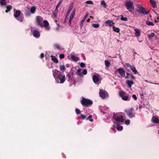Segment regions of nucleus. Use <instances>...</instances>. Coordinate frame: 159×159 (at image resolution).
Wrapping results in <instances>:
<instances>
[{
	"instance_id": "11",
	"label": "nucleus",
	"mask_w": 159,
	"mask_h": 159,
	"mask_svg": "<svg viewBox=\"0 0 159 159\" xmlns=\"http://www.w3.org/2000/svg\"><path fill=\"white\" fill-rule=\"evenodd\" d=\"M20 15H21V11L20 10H18L15 12L14 16L15 18H17Z\"/></svg>"
},
{
	"instance_id": "54",
	"label": "nucleus",
	"mask_w": 159,
	"mask_h": 159,
	"mask_svg": "<svg viewBox=\"0 0 159 159\" xmlns=\"http://www.w3.org/2000/svg\"><path fill=\"white\" fill-rule=\"evenodd\" d=\"M81 116L82 119H84L86 118V116L84 115L81 114Z\"/></svg>"
},
{
	"instance_id": "26",
	"label": "nucleus",
	"mask_w": 159,
	"mask_h": 159,
	"mask_svg": "<svg viewBox=\"0 0 159 159\" xmlns=\"http://www.w3.org/2000/svg\"><path fill=\"white\" fill-rule=\"evenodd\" d=\"M126 75H127V76H125L126 78H127V79L129 78V76L131 75V77L132 79L134 80L135 79V77L133 75H132L131 74H130L129 73H127Z\"/></svg>"
},
{
	"instance_id": "35",
	"label": "nucleus",
	"mask_w": 159,
	"mask_h": 159,
	"mask_svg": "<svg viewBox=\"0 0 159 159\" xmlns=\"http://www.w3.org/2000/svg\"><path fill=\"white\" fill-rule=\"evenodd\" d=\"M113 30L115 32L117 33H119L120 31V29L119 28L115 27L113 26Z\"/></svg>"
},
{
	"instance_id": "48",
	"label": "nucleus",
	"mask_w": 159,
	"mask_h": 159,
	"mask_svg": "<svg viewBox=\"0 0 159 159\" xmlns=\"http://www.w3.org/2000/svg\"><path fill=\"white\" fill-rule=\"evenodd\" d=\"M117 130H122L123 129V127L122 126H120V127H117Z\"/></svg>"
},
{
	"instance_id": "13",
	"label": "nucleus",
	"mask_w": 159,
	"mask_h": 159,
	"mask_svg": "<svg viewBox=\"0 0 159 159\" xmlns=\"http://www.w3.org/2000/svg\"><path fill=\"white\" fill-rule=\"evenodd\" d=\"M92 78L93 82L95 83L98 82L99 80L98 77L97 75H95L93 76Z\"/></svg>"
},
{
	"instance_id": "30",
	"label": "nucleus",
	"mask_w": 159,
	"mask_h": 159,
	"mask_svg": "<svg viewBox=\"0 0 159 159\" xmlns=\"http://www.w3.org/2000/svg\"><path fill=\"white\" fill-rule=\"evenodd\" d=\"M152 120L155 123L159 124V120H158V119L156 117H153Z\"/></svg>"
},
{
	"instance_id": "19",
	"label": "nucleus",
	"mask_w": 159,
	"mask_h": 159,
	"mask_svg": "<svg viewBox=\"0 0 159 159\" xmlns=\"http://www.w3.org/2000/svg\"><path fill=\"white\" fill-rule=\"evenodd\" d=\"M100 96L102 98L104 99L105 98V93L104 92L100 91L99 93Z\"/></svg>"
},
{
	"instance_id": "43",
	"label": "nucleus",
	"mask_w": 159,
	"mask_h": 159,
	"mask_svg": "<svg viewBox=\"0 0 159 159\" xmlns=\"http://www.w3.org/2000/svg\"><path fill=\"white\" fill-rule=\"evenodd\" d=\"M92 26L94 28H98L99 27V25L98 24L93 23L92 24Z\"/></svg>"
},
{
	"instance_id": "40",
	"label": "nucleus",
	"mask_w": 159,
	"mask_h": 159,
	"mask_svg": "<svg viewBox=\"0 0 159 159\" xmlns=\"http://www.w3.org/2000/svg\"><path fill=\"white\" fill-rule=\"evenodd\" d=\"M120 20L122 21H127L128 20L127 18L126 17H124L122 16H121L120 19Z\"/></svg>"
},
{
	"instance_id": "15",
	"label": "nucleus",
	"mask_w": 159,
	"mask_h": 159,
	"mask_svg": "<svg viewBox=\"0 0 159 159\" xmlns=\"http://www.w3.org/2000/svg\"><path fill=\"white\" fill-rule=\"evenodd\" d=\"M73 3H71V5L69 7V9L68 10L66 14V17H67L68 16L69 13L72 10L73 8Z\"/></svg>"
},
{
	"instance_id": "16",
	"label": "nucleus",
	"mask_w": 159,
	"mask_h": 159,
	"mask_svg": "<svg viewBox=\"0 0 159 159\" xmlns=\"http://www.w3.org/2000/svg\"><path fill=\"white\" fill-rule=\"evenodd\" d=\"M134 30L135 32V36L136 37H139L141 34L140 30L138 29H135Z\"/></svg>"
},
{
	"instance_id": "4",
	"label": "nucleus",
	"mask_w": 159,
	"mask_h": 159,
	"mask_svg": "<svg viewBox=\"0 0 159 159\" xmlns=\"http://www.w3.org/2000/svg\"><path fill=\"white\" fill-rule=\"evenodd\" d=\"M134 111V108H131L129 110H125L124 111L129 117L132 118L134 116V115L133 113V112Z\"/></svg>"
},
{
	"instance_id": "44",
	"label": "nucleus",
	"mask_w": 159,
	"mask_h": 159,
	"mask_svg": "<svg viewBox=\"0 0 159 159\" xmlns=\"http://www.w3.org/2000/svg\"><path fill=\"white\" fill-rule=\"evenodd\" d=\"M75 111L76 114L77 115L80 114L81 112L80 110L78 108H76L75 109Z\"/></svg>"
},
{
	"instance_id": "1",
	"label": "nucleus",
	"mask_w": 159,
	"mask_h": 159,
	"mask_svg": "<svg viewBox=\"0 0 159 159\" xmlns=\"http://www.w3.org/2000/svg\"><path fill=\"white\" fill-rule=\"evenodd\" d=\"M125 116V114L124 113L120 112L118 113L113 114V119L115 120V122L117 123H122L124 121V117Z\"/></svg>"
},
{
	"instance_id": "46",
	"label": "nucleus",
	"mask_w": 159,
	"mask_h": 159,
	"mask_svg": "<svg viewBox=\"0 0 159 159\" xmlns=\"http://www.w3.org/2000/svg\"><path fill=\"white\" fill-rule=\"evenodd\" d=\"M130 123V121L129 120H125V124L127 125H129Z\"/></svg>"
},
{
	"instance_id": "20",
	"label": "nucleus",
	"mask_w": 159,
	"mask_h": 159,
	"mask_svg": "<svg viewBox=\"0 0 159 159\" xmlns=\"http://www.w3.org/2000/svg\"><path fill=\"white\" fill-rule=\"evenodd\" d=\"M130 69L135 74H138L139 73V72L137 70L135 67L134 66H132L130 67Z\"/></svg>"
},
{
	"instance_id": "52",
	"label": "nucleus",
	"mask_w": 159,
	"mask_h": 159,
	"mask_svg": "<svg viewBox=\"0 0 159 159\" xmlns=\"http://www.w3.org/2000/svg\"><path fill=\"white\" fill-rule=\"evenodd\" d=\"M83 74L84 75H85L87 74V70L86 69H84L83 70Z\"/></svg>"
},
{
	"instance_id": "12",
	"label": "nucleus",
	"mask_w": 159,
	"mask_h": 159,
	"mask_svg": "<svg viewBox=\"0 0 159 159\" xmlns=\"http://www.w3.org/2000/svg\"><path fill=\"white\" fill-rule=\"evenodd\" d=\"M71 58L72 60L74 61H77L79 60V58L77 56H74V55H71Z\"/></svg>"
},
{
	"instance_id": "56",
	"label": "nucleus",
	"mask_w": 159,
	"mask_h": 159,
	"mask_svg": "<svg viewBox=\"0 0 159 159\" xmlns=\"http://www.w3.org/2000/svg\"><path fill=\"white\" fill-rule=\"evenodd\" d=\"M44 57V55L43 53H41L40 55V57L41 59H43Z\"/></svg>"
},
{
	"instance_id": "45",
	"label": "nucleus",
	"mask_w": 159,
	"mask_h": 159,
	"mask_svg": "<svg viewBox=\"0 0 159 159\" xmlns=\"http://www.w3.org/2000/svg\"><path fill=\"white\" fill-rule=\"evenodd\" d=\"M85 3L87 4H93V2L91 1H88L85 2Z\"/></svg>"
},
{
	"instance_id": "39",
	"label": "nucleus",
	"mask_w": 159,
	"mask_h": 159,
	"mask_svg": "<svg viewBox=\"0 0 159 159\" xmlns=\"http://www.w3.org/2000/svg\"><path fill=\"white\" fill-rule=\"evenodd\" d=\"M63 2V0H60L59 2H58L57 5V6L56 7V8H58L60 7V5Z\"/></svg>"
},
{
	"instance_id": "7",
	"label": "nucleus",
	"mask_w": 159,
	"mask_h": 159,
	"mask_svg": "<svg viewBox=\"0 0 159 159\" xmlns=\"http://www.w3.org/2000/svg\"><path fill=\"white\" fill-rule=\"evenodd\" d=\"M53 75L55 79H58L59 76H61V74L59 71L56 69H54L52 70Z\"/></svg>"
},
{
	"instance_id": "14",
	"label": "nucleus",
	"mask_w": 159,
	"mask_h": 159,
	"mask_svg": "<svg viewBox=\"0 0 159 159\" xmlns=\"http://www.w3.org/2000/svg\"><path fill=\"white\" fill-rule=\"evenodd\" d=\"M7 4L6 0H0V6L1 7L6 6Z\"/></svg>"
},
{
	"instance_id": "29",
	"label": "nucleus",
	"mask_w": 159,
	"mask_h": 159,
	"mask_svg": "<svg viewBox=\"0 0 159 159\" xmlns=\"http://www.w3.org/2000/svg\"><path fill=\"white\" fill-rule=\"evenodd\" d=\"M23 18H24V16H23V14H22V15H21L20 16L16 19L20 21V22H22L23 21Z\"/></svg>"
},
{
	"instance_id": "41",
	"label": "nucleus",
	"mask_w": 159,
	"mask_h": 159,
	"mask_svg": "<svg viewBox=\"0 0 159 159\" xmlns=\"http://www.w3.org/2000/svg\"><path fill=\"white\" fill-rule=\"evenodd\" d=\"M59 67L60 70H64L65 69V67L64 65H60Z\"/></svg>"
},
{
	"instance_id": "5",
	"label": "nucleus",
	"mask_w": 159,
	"mask_h": 159,
	"mask_svg": "<svg viewBox=\"0 0 159 159\" xmlns=\"http://www.w3.org/2000/svg\"><path fill=\"white\" fill-rule=\"evenodd\" d=\"M138 8L139 9V10H138V11L144 15H147L148 14L149 12V11H147L143 7L140 5H138Z\"/></svg>"
},
{
	"instance_id": "53",
	"label": "nucleus",
	"mask_w": 159,
	"mask_h": 159,
	"mask_svg": "<svg viewBox=\"0 0 159 159\" xmlns=\"http://www.w3.org/2000/svg\"><path fill=\"white\" fill-rule=\"evenodd\" d=\"M85 65L84 63L83 62H81L80 64V66L81 67H84Z\"/></svg>"
},
{
	"instance_id": "38",
	"label": "nucleus",
	"mask_w": 159,
	"mask_h": 159,
	"mask_svg": "<svg viewBox=\"0 0 159 159\" xmlns=\"http://www.w3.org/2000/svg\"><path fill=\"white\" fill-rule=\"evenodd\" d=\"M146 24L149 26H153L154 24L152 22H150L149 21H146Z\"/></svg>"
},
{
	"instance_id": "63",
	"label": "nucleus",
	"mask_w": 159,
	"mask_h": 159,
	"mask_svg": "<svg viewBox=\"0 0 159 159\" xmlns=\"http://www.w3.org/2000/svg\"><path fill=\"white\" fill-rule=\"evenodd\" d=\"M74 75V73L73 72H72L71 74V76H73Z\"/></svg>"
},
{
	"instance_id": "36",
	"label": "nucleus",
	"mask_w": 159,
	"mask_h": 159,
	"mask_svg": "<svg viewBox=\"0 0 159 159\" xmlns=\"http://www.w3.org/2000/svg\"><path fill=\"white\" fill-rule=\"evenodd\" d=\"M81 69H78L77 71L78 72V75L80 76V77H82L83 75L81 73Z\"/></svg>"
},
{
	"instance_id": "55",
	"label": "nucleus",
	"mask_w": 159,
	"mask_h": 159,
	"mask_svg": "<svg viewBox=\"0 0 159 159\" xmlns=\"http://www.w3.org/2000/svg\"><path fill=\"white\" fill-rule=\"evenodd\" d=\"M125 65H126V66H127L128 67H129L130 68V67L131 66H131L130 65L129 63H125Z\"/></svg>"
},
{
	"instance_id": "21",
	"label": "nucleus",
	"mask_w": 159,
	"mask_h": 159,
	"mask_svg": "<svg viewBox=\"0 0 159 159\" xmlns=\"http://www.w3.org/2000/svg\"><path fill=\"white\" fill-rule=\"evenodd\" d=\"M126 83L128 84L129 87L130 88H131L132 85L134 84L133 81L129 80H126Z\"/></svg>"
},
{
	"instance_id": "32",
	"label": "nucleus",
	"mask_w": 159,
	"mask_h": 159,
	"mask_svg": "<svg viewBox=\"0 0 159 159\" xmlns=\"http://www.w3.org/2000/svg\"><path fill=\"white\" fill-rule=\"evenodd\" d=\"M58 8H55V9L54 10L53 12V15L55 18L57 17V13L58 12Z\"/></svg>"
},
{
	"instance_id": "50",
	"label": "nucleus",
	"mask_w": 159,
	"mask_h": 159,
	"mask_svg": "<svg viewBox=\"0 0 159 159\" xmlns=\"http://www.w3.org/2000/svg\"><path fill=\"white\" fill-rule=\"evenodd\" d=\"M55 46L59 50H61V49L60 46L58 44H55Z\"/></svg>"
},
{
	"instance_id": "64",
	"label": "nucleus",
	"mask_w": 159,
	"mask_h": 159,
	"mask_svg": "<svg viewBox=\"0 0 159 159\" xmlns=\"http://www.w3.org/2000/svg\"><path fill=\"white\" fill-rule=\"evenodd\" d=\"M145 81L146 82H148V83H150V82H149L147 80H145Z\"/></svg>"
},
{
	"instance_id": "59",
	"label": "nucleus",
	"mask_w": 159,
	"mask_h": 159,
	"mask_svg": "<svg viewBox=\"0 0 159 159\" xmlns=\"http://www.w3.org/2000/svg\"><path fill=\"white\" fill-rule=\"evenodd\" d=\"M72 19H69V24H71V20Z\"/></svg>"
},
{
	"instance_id": "34",
	"label": "nucleus",
	"mask_w": 159,
	"mask_h": 159,
	"mask_svg": "<svg viewBox=\"0 0 159 159\" xmlns=\"http://www.w3.org/2000/svg\"><path fill=\"white\" fill-rule=\"evenodd\" d=\"M75 10L74 9L72 11V13H71L70 17V19H73V18L75 14Z\"/></svg>"
},
{
	"instance_id": "51",
	"label": "nucleus",
	"mask_w": 159,
	"mask_h": 159,
	"mask_svg": "<svg viewBox=\"0 0 159 159\" xmlns=\"http://www.w3.org/2000/svg\"><path fill=\"white\" fill-rule=\"evenodd\" d=\"M132 97L133 98H134V99L135 100H137V98L135 94H133L132 95Z\"/></svg>"
},
{
	"instance_id": "27",
	"label": "nucleus",
	"mask_w": 159,
	"mask_h": 159,
	"mask_svg": "<svg viewBox=\"0 0 159 159\" xmlns=\"http://www.w3.org/2000/svg\"><path fill=\"white\" fill-rule=\"evenodd\" d=\"M150 2L154 8H155L157 7L156 2L153 0H150Z\"/></svg>"
},
{
	"instance_id": "18",
	"label": "nucleus",
	"mask_w": 159,
	"mask_h": 159,
	"mask_svg": "<svg viewBox=\"0 0 159 159\" xmlns=\"http://www.w3.org/2000/svg\"><path fill=\"white\" fill-rule=\"evenodd\" d=\"M87 16L88 15L87 14H86L84 17L83 19L80 21V27L81 28L82 26H83L84 22V20H85V19H86Z\"/></svg>"
},
{
	"instance_id": "28",
	"label": "nucleus",
	"mask_w": 159,
	"mask_h": 159,
	"mask_svg": "<svg viewBox=\"0 0 159 159\" xmlns=\"http://www.w3.org/2000/svg\"><path fill=\"white\" fill-rule=\"evenodd\" d=\"M51 57H52L51 59L54 62L56 63H57L58 62V61L55 56H51Z\"/></svg>"
},
{
	"instance_id": "37",
	"label": "nucleus",
	"mask_w": 159,
	"mask_h": 159,
	"mask_svg": "<svg viewBox=\"0 0 159 159\" xmlns=\"http://www.w3.org/2000/svg\"><path fill=\"white\" fill-rule=\"evenodd\" d=\"M105 64L106 66L107 67H108L110 65V62L107 60H105Z\"/></svg>"
},
{
	"instance_id": "10",
	"label": "nucleus",
	"mask_w": 159,
	"mask_h": 159,
	"mask_svg": "<svg viewBox=\"0 0 159 159\" xmlns=\"http://www.w3.org/2000/svg\"><path fill=\"white\" fill-rule=\"evenodd\" d=\"M61 76L59 75L58 78L59 79L61 83H63L65 80V75H63L62 74H61Z\"/></svg>"
},
{
	"instance_id": "2",
	"label": "nucleus",
	"mask_w": 159,
	"mask_h": 159,
	"mask_svg": "<svg viewBox=\"0 0 159 159\" xmlns=\"http://www.w3.org/2000/svg\"><path fill=\"white\" fill-rule=\"evenodd\" d=\"M81 103L83 106L87 107L92 105L93 102L90 99L83 98L81 101Z\"/></svg>"
},
{
	"instance_id": "17",
	"label": "nucleus",
	"mask_w": 159,
	"mask_h": 159,
	"mask_svg": "<svg viewBox=\"0 0 159 159\" xmlns=\"http://www.w3.org/2000/svg\"><path fill=\"white\" fill-rule=\"evenodd\" d=\"M106 24H108V25L110 26H113L114 24L112 20H108L105 22Z\"/></svg>"
},
{
	"instance_id": "42",
	"label": "nucleus",
	"mask_w": 159,
	"mask_h": 159,
	"mask_svg": "<svg viewBox=\"0 0 159 159\" xmlns=\"http://www.w3.org/2000/svg\"><path fill=\"white\" fill-rule=\"evenodd\" d=\"M101 5H103L104 7H106L107 6L106 3L105 1L104 0H102L101 1Z\"/></svg>"
},
{
	"instance_id": "6",
	"label": "nucleus",
	"mask_w": 159,
	"mask_h": 159,
	"mask_svg": "<svg viewBox=\"0 0 159 159\" xmlns=\"http://www.w3.org/2000/svg\"><path fill=\"white\" fill-rule=\"evenodd\" d=\"M43 19L39 16H38L36 18V24L38 26H40L41 27L43 26Z\"/></svg>"
},
{
	"instance_id": "8",
	"label": "nucleus",
	"mask_w": 159,
	"mask_h": 159,
	"mask_svg": "<svg viewBox=\"0 0 159 159\" xmlns=\"http://www.w3.org/2000/svg\"><path fill=\"white\" fill-rule=\"evenodd\" d=\"M116 71H118L121 77H124L125 76V71L122 68H118L117 70Z\"/></svg>"
},
{
	"instance_id": "3",
	"label": "nucleus",
	"mask_w": 159,
	"mask_h": 159,
	"mask_svg": "<svg viewBox=\"0 0 159 159\" xmlns=\"http://www.w3.org/2000/svg\"><path fill=\"white\" fill-rule=\"evenodd\" d=\"M125 6L127 10L130 12H132L134 9V4L131 1H126L125 2Z\"/></svg>"
},
{
	"instance_id": "31",
	"label": "nucleus",
	"mask_w": 159,
	"mask_h": 159,
	"mask_svg": "<svg viewBox=\"0 0 159 159\" xmlns=\"http://www.w3.org/2000/svg\"><path fill=\"white\" fill-rule=\"evenodd\" d=\"M43 23V26L45 27H48L49 25V23L47 20H44Z\"/></svg>"
},
{
	"instance_id": "58",
	"label": "nucleus",
	"mask_w": 159,
	"mask_h": 159,
	"mask_svg": "<svg viewBox=\"0 0 159 159\" xmlns=\"http://www.w3.org/2000/svg\"><path fill=\"white\" fill-rule=\"evenodd\" d=\"M55 21L56 23L57 24V25H58V27H59V24H58L57 23V21L56 20H55Z\"/></svg>"
},
{
	"instance_id": "62",
	"label": "nucleus",
	"mask_w": 159,
	"mask_h": 159,
	"mask_svg": "<svg viewBox=\"0 0 159 159\" xmlns=\"http://www.w3.org/2000/svg\"><path fill=\"white\" fill-rule=\"evenodd\" d=\"M90 19H89L87 20V22H89L90 21Z\"/></svg>"
},
{
	"instance_id": "60",
	"label": "nucleus",
	"mask_w": 159,
	"mask_h": 159,
	"mask_svg": "<svg viewBox=\"0 0 159 159\" xmlns=\"http://www.w3.org/2000/svg\"><path fill=\"white\" fill-rule=\"evenodd\" d=\"M66 67H69V64H67L66 65Z\"/></svg>"
},
{
	"instance_id": "49",
	"label": "nucleus",
	"mask_w": 159,
	"mask_h": 159,
	"mask_svg": "<svg viewBox=\"0 0 159 159\" xmlns=\"http://www.w3.org/2000/svg\"><path fill=\"white\" fill-rule=\"evenodd\" d=\"M65 57L64 55L63 54H61L59 55V57L60 59H63Z\"/></svg>"
},
{
	"instance_id": "23",
	"label": "nucleus",
	"mask_w": 159,
	"mask_h": 159,
	"mask_svg": "<svg viewBox=\"0 0 159 159\" xmlns=\"http://www.w3.org/2000/svg\"><path fill=\"white\" fill-rule=\"evenodd\" d=\"M6 8L7 9L5 10V12L6 13H8L12 9V7L11 5H9L6 7Z\"/></svg>"
},
{
	"instance_id": "47",
	"label": "nucleus",
	"mask_w": 159,
	"mask_h": 159,
	"mask_svg": "<svg viewBox=\"0 0 159 159\" xmlns=\"http://www.w3.org/2000/svg\"><path fill=\"white\" fill-rule=\"evenodd\" d=\"M92 117V116L91 115H90L89 116V117L88 118H87V120H88L89 119V120L91 121V122L93 121V119H90V118H91Z\"/></svg>"
},
{
	"instance_id": "24",
	"label": "nucleus",
	"mask_w": 159,
	"mask_h": 159,
	"mask_svg": "<svg viewBox=\"0 0 159 159\" xmlns=\"http://www.w3.org/2000/svg\"><path fill=\"white\" fill-rule=\"evenodd\" d=\"M126 93L122 90L120 91L119 92V95L121 98L126 95Z\"/></svg>"
},
{
	"instance_id": "25",
	"label": "nucleus",
	"mask_w": 159,
	"mask_h": 159,
	"mask_svg": "<svg viewBox=\"0 0 159 159\" xmlns=\"http://www.w3.org/2000/svg\"><path fill=\"white\" fill-rule=\"evenodd\" d=\"M36 10V8L34 6L32 7L30 9V12L32 14L35 13Z\"/></svg>"
},
{
	"instance_id": "9",
	"label": "nucleus",
	"mask_w": 159,
	"mask_h": 159,
	"mask_svg": "<svg viewBox=\"0 0 159 159\" xmlns=\"http://www.w3.org/2000/svg\"><path fill=\"white\" fill-rule=\"evenodd\" d=\"M33 36L36 38H38L40 37V33L39 31L37 30H34L33 31Z\"/></svg>"
},
{
	"instance_id": "61",
	"label": "nucleus",
	"mask_w": 159,
	"mask_h": 159,
	"mask_svg": "<svg viewBox=\"0 0 159 159\" xmlns=\"http://www.w3.org/2000/svg\"><path fill=\"white\" fill-rule=\"evenodd\" d=\"M26 16H30V14L29 13H26Z\"/></svg>"
},
{
	"instance_id": "33",
	"label": "nucleus",
	"mask_w": 159,
	"mask_h": 159,
	"mask_svg": "<svg viewBox=\"0 0 159 159\" xmlns=\"http://www.w3.org/2000/svg\"><path fill=\"white\" fill-rule=\"evenodd\" d=\"M155 34L153 33H152L150 34H148V37L150 39H152L153 37L155 36Z\"/></svg>"
},
{
	"instance_id": "22",
	"label": "nucleus",
	"mask_w": 159,
	"mask_h": 159,
	"mask_svg": "<svg viewBox=\"0 0 159 159\" xmlns=\"http://www.w3.org/2000/svg\"><path fill=\"white\" fill-rule=\"evenodd\" d=\"M123 100L126 101H129L130 99V98L129 97L128 95H125L124 97L122 98Z\"/></svg>"
},
{
	"instance_id": "57",
	"label": "nucleus",
	"mask_w": 159,
	"mask_h": 159,
	"mask_svg": "<svg viewBox=\"0 0 159 159\" xmlns=\"http://www.w3.org/2000/svg\"><path fill=\"white\" fill-rule=\"evenodd\" d=\"M66 77H68V79H69L70 78L71 75L69 74H67L66 75Z\"/></svg>"
}]
</instances>
